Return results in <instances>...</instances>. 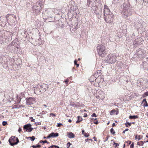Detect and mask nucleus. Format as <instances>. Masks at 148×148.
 Masks as SVG:
<instances>
[{"mask_svg": "<svg viewBox=\"0 0 148 148\" xmlns=\"http://www.w3.org/2000/svg\"><path fill=\"white\" fill-rule=\"evenodd\" d=\"M132 7L130 6L129 4L124 3L123 5V8L121 13L122 16L124 18L131 15L132 13Z\"/></svg>", "mask_w": 148, "mask_h": 148, "instance_id": "f257e3e1", "label": "nucleus"}, {"mask_svg": "<svg viewBox=\"0 0 148 148\" xmlns=\"http://www.w3.org/2000/svg\"><path fill=\"white\" fill-rule=\"evenodd\" d=\"M16 18L15 16L13 14H8L5 16H2L0 17V20L2 22H5L6 20H9L10 22L14 23Z\"/></svg>", "mask_w": 148, "mask_h": 148, "instance_id": "f03ea898", "label": "nucleus"}, {"mask_svg": "<svg viewBox=\"0 0 148 148\" xmlns=\"http://www.w3.org/2000/svg\"><path fill=\"white\" fill-rule=\"evenodd\" d=\"M106 47L101 44H99L97 47V51L98 54L102 57H104L106 55Z\"/></svg>", "mask_w": 148, "mask_h": 148, "instance_id": "7ed1b4c3", "label": "nucleus"}, {"mask_svg": "<svg viewBox=\"0 0 148 148\" xmlns=\"http://www.w3.org/2000/svg\"><path fill=\"white\" fill-rule=\"evenodd\" d=\"M8 142L11 146H13L17 145L19 142V140L18 138L12 136L9 139Z\"/></svg>", "mask_w": 148, "mask_h": 148, "instance_id": "20e7f679", "label": "nucleus"}, {"mask_svg": "<svg viewBox=\"0 0 148 148\" xmlns=\"http://www.w3.org/2000/svg\"><path fill=\"white\" fill-rule=\"evenodd\" d=\"M114 18V14L111 13H108V14L104 16V20L107 23H111L113 20Z\"/></svg>", "mask_w": 148, "mask_h": 148, "instance_id": "39448f33", "label": "nucleus"}, {"mask_svg": "<svg viewBox=\"0 0 148 148\" xmlns=\"http://www.w3.org/2000/svg\"><path fill=\"white\" fill-rule=\"evenodd\" d=\"M106 60L108 63L112 64L116 62V60L115 56L112 55H109L106 58Z\"/></svg>", "mask_w": 148, "mask_h": 148, "instance_id": "423d86ee", "label": "nucleus"}, {"mask_svg": "<svg viewBox=\"0 0 148 148\" xmlns=\"http://www.w3.org/2000/svg\"><path fill=\"white\" fill-rule=\"evenodd\" d=\"M144 42V40L141 38L139 37L136 39L134 41L133 44L135 46L143 44Z\"/></svg>", "mask_w": 148, "mask_h": 148, "instance_id": "0eeeda50", "label": "nucleus"}, {"mask_svg": "<svg viewBox=\"0 0 148 148\" xmlns=\"http://www.w3.org/2000/svg\"><path fill=\"white\" fill-rule=\"evenodd\" d=\"M142 65L144 69L147 70H148V57L144 59L142 63Z\"/></svg>", "mask_w": 148, "mask_h": 148, "instance_id": "6e6552de", "label": "nucleus"}, {"mask_svg": "<svg viewBox=\"0 0 148 148\" xmlns=\"http://www.w3.org/2000/svg\"><path fill=\"white\" fill-rule=\"evenodd\" d=\"M26 104L27 105H31L32 104L34 103L35 101V99L34 98L29 97L26 98Z\"/></svg>", "mask_w": 148, "mask_h": 148, "instance_id": "1a4fd4ad", "label": "nucleus"}, {"mask_svg": "<svg viewBox=\"0 0 148 148\" xmlns=\"http://www.w3.org/2000/svg\"><path fill=\"white\" fill-rule=\"evenodd\" d=\"M144 55L142 53V51L141 50H138L136 51V52L134 55V57L138 58L137 56H138L140 58H143Z\"/></svg>", "mask_w": 148, "mask_h": 148, "instance_id": "9d476101", "label": "nucleus"}, {"mask_svg": "<svg viewBox=\"0 0 148 148\" xmlns=\"http://www.w3.org/2000/svg\"><path fill=\"white\" fill-rule=\"evenodd\" d=\"M40 87H41L40 88L37 89L36 88V90H39V92L40 93L42 92H45L46 91V88L47 87V85L43 84L42 85H40Z\"/></svg>", "mask_w": 148, "mask_h": 148, "instance_id": "9b49d317", "label": "nucleus"}, {"mask_svg": "<svg viewBox=\"0 0 148 148\" xmlns=\"http://www.w3.org/2000/svg\"><path fill=\"white\" fill-rule=\"evenodd\" d=\"M30 123L27 124L25 125L23 127V129L25 130V131L28 132L29 129Z\"/></svg>", "mask_w": 148, "mask_h": 148, "instance_id": "f8f14e48", "label": "nucleus"}, {"mask_svg": "<svg viewBox=\"0 0 148 148\" xmlns=\"http://www.w3.org/2000/svg\"><path fill=\"white\" fill-rule=\"evenodd\" d=\"M50 136L52 138H55L58 136H59V134L58 133H54L53 132L51 133L50 134Z\"/></svg>", "mask_w": 148, "mask_h": 148, "instance_id": "ddd939ff", "label": "nucleus"}, {"mask_svg": "<svg viewBox=\"0 0 148 148\" xmlns=\"http://www.w3.org/2000/svg\"><path fill=\"white\" fill-rule=\"evenodd\" d=\"M110 13V14L112 12H110V10L109 8H106V10H103V15L104 16H105L106 15L108 14V13Z\"/></svg>", "mask_w": 148, "mask_h": 148, "instance_id": "4468645a", "label": "nucleus"}, {"mask_svg": "<svg viewBox=\"0 0 148 148\" xmlns=\"http://www.w3.org/2000/svg\"><path fill=\"white\" fill-rule=\"evenodd\" d=\"M67 136L69 138H73L75 137V135L72 132H68Z\"/></svg>", "mask_w": 148, "mask_h": 148, "instance_id": "2eb2a0df", "label": "nucleus"}, {"mask_svg": "<svg viewBox=\"0 0 148 148\" xmlns=\"http://www.w3.org/2000/svg\"><path fill=\"white\" fill-rule=\"evenodd\" d=\"M90 81L91 82H94L95 81V82H96L97 81L96 80V78H95V76H94L93 75L91 76V77L90 79Z\"/></svg>", "mask_w": 148, "mask_h": 148, "instance_id": "dca6fc26", "label": "nucleus"}, {"mask_svg": "<svg viewBox=\"0 0 148 148\" xmlns=\"http://www.w3.org/2000/svg\"><path fill=\"white\" fill-rule=\"evenodd\" d=\"M138 118V116L137 115H130L129 116V118L130 119H136Z\"/></svg>", "mask_w": 148, "mask_h": 148, "instance_id": "f3484780", "label": "nucleus"}, {"mask_svg": "<svg viewBox=\"0 0 148 148\" xmlns=\"http://www.w3.org/2000/svg\"><path fill=\"white\" fill-rule=\"evenodd\" d=\"M78 120L76 121V123H78L80 122L82 120V118L80 116H78L77 117Z\"/></svg>", "mask_w": 148, "mask_h": 148, "instance_id": "a211bd4d", "label": "nucleus"}, {"mask_svg": "<svg viewBox=\"0 0 148 148\" xmlns=\"http://www.w3.org/2000/svg\"><path fill=\"white\" fill-rule=\"evenodd\" d=\"M26 138L27 139L30 138V139H31V140L32 141H34L36 138L34 136H33L32 137L29 136L28 137H26Z\"/></svg>", "mask_w": 148, "mask_h": 148, "instance_id": "6ab92c4d", "label": "nucleus"}, {"mask_svg": "<svg viewBox=\"0 0 148 148\" xmlns=\"http://www.w3.org/2000/svg\"><path fill=\"white\" fill-rule=\"evenodd\" d=\"M49 148H60V147L57 145H52L49 147Z\"/></svg>", "mask_w": 148, "mask_h": 148, "instance_id": "aec40b11", "label": "nucleus"}, {"mask_svg": "<svg viewBox=\"0 0 148 148\" xmlns=\"http://www.w3.org/2000/svg\"><path fill=\"white\" fill-rule=\"evenodd\" d=\"M116 112V110L115 109H113L110 111V114L111 115H113L115 114Z\"/></svg>", "mask_w": 148, "mask_h": 148, "instance_id": "412c9836", "label": "nucleus"}, {"mask_svg": "<svg viewBox=\"0 0 148 148\" xmlns=\"http://www.w3.org/2000/svg\"><path fill=\"white\" fill-rule=\"evenodd\" d=\"M39 142L40 143H42L43 144H45V143H47V144H49V143L46 140H40Z\"/></svg>", "mask_w": 148, "mask_h": 148, "instance_id": "4be33fe9", "label": "nucleus"}, {"mask_svg": "<svg viewBox=\"0 0 148 148\" xmlns=\"http://www.w3.org/2000/svg\"><path fill=\"white\" fill-rule=\"evenodd\" d=\"M41 146L40 145L38 144L36 145H32V147H34V148H40L41 147Z\"/></svg>", "mask_w": 148, "mask_h": 148, "instance_id": "5701e85b", "label": "nucleus"}, {"mask_svg": "<svg viewBox=\"0 0 148 148\" xmlns=\"http://www.w3.org/2000/svg\"><path fill=\"white\" fill-rule=\"evenodd\" d=\"M110 132L113 135L115 133V132L113 128H112L110 129Z\"/></svg>", "mask_w": 148, "mask_h": 148, "instance_id": "b1692460", "label": "nucleus"}, {"mask_svg": "<svg viewBox=\"0 0 148 148\" xmlns=\"http://www.w3.org/2000/svg\"><path fill=\"white\" fill-rule=\"evenodd\" d=\"M94 76H95V78H96V80H97V78H98L99 77V75L97 74V73H95L94 75H93Z\"/></svg>", "mask_w": 148, "mask_h": 148, "instance_id": "393cba45", "label": "nucleus"}, {"mask_svg": "<svg viewBox=\"0 0 148 148\" xmlns=\"http://www.w3.org/2000/svg\"><path fill=\"white\" fill-rule=\"evenodd\" d=\"M145 142L144 141V142L143 141H140V143H139V142H138V144L139 145H141L143 146V145L144 143Z\"/></svg>", "mask_w": 148, "mask_h": 148, "instance_id": "a878e982", "label": "nucleus"}, {"mask_svg": "<svg viewBox=\"0 0 148 148\" xmlns=\"http://www.w3.org/2000/svg\"><path fill=\"white\" fill-rule=\"evenodd\" d=\"M30 125L29 126V131H28V132H31L33 129L34 128L32 127V125L30 123Z\"/></svg>", "mask_w": 148, "mask_h": 148, "instance_id": "bb28decb", "label": "nucleus"}, {"mask_svg": "<svg viewBox=\"0 0 148 148\" xmlns=\"http://www.w3.org/2000/svg\"><path fill=\"white\" fill-rule=\"evenodd\" d=\"M148 96V92H145L143 95V97H145L147 96Z\"/></svg>", "mask_w": 148, "mask_h": 148, "instance_id": "cd10ccee", "label": "nucleus"}, {"mask_svg": "<svg viewBox=\"0 0 148 148\" xmlns=\"http://www.w3.org/2000/svg\"><path fill=\"white\" fill-rule=\"evenodd\" d=\"M70 106H73L74 107H77L78 106L77 105L75 104H73L71 103L70 104Z\"/></svg>", "mask_w": 148, "mask_h": 148, "instance_id": "c85d7f7f", "label": "nucleus"}, {"mask_svg": "<svg viewBox=\"0 0 148 148\" xmlns=\"http://www.w3.org/2000/svg\"><path fill=\"white\" fill-rule=\"evenodd\" d=\"M2 124L3 126H5L8 124V123L7 121H3Z\"/></svg>", "mask_w": 148, "mask_h": 148, "instance_id": "c756f323", "label": "nucleus"}, {"mask_svg": "<svg viewBox=\"0 0 148 148\" xmlns=\"http://www.w3.org/2000/svg\"><path fill=\"white\" fill-rule=\"evenodd\" d=\"M135 138L136 139H138V140H140V135H138V136L136 135L135 137Z\"/></svg>", "mask_w": 148, "mask_h": 148, "instance_id": "7c9ffc66", "label": "nucleus"}, {"mask_svg": "<svg viewBox=\"0 0 148 148\" xmlns=\"http://www.w3.org/2000/svg\"><path fill=\"white\" fill-rule=\"evenodd\" d=\"M143 106L144 107H147L148 106V104L147 103V101H145L144 103Z\"/></svg>", "mask_w": 148, "mask_h": 148, "instance_id": "2f4dec72", "label": "nucleus"}, {"mask_svg": "<svg viewBox=\"0 0 148 148\" xmlns=\"http://www.w3.org/2000/svg\"><path fill=\"white\" fill-rule=\"evenodd\" d=\"M101 70H98L97 71V72L96 73H97V74L98 75H100L101 74Z\"/></svg>", "mask_w": 148, "mask_h": 148, "instance_id": "473e14b6", "label": "nucleus"}, {"mask_svg": "<svg viewBox=\"0 0 148 148\" xmlns=\"http://www.w3.org/2000/svg\"><path fill=\"white\" fill-rule=\"evenodd\" d=\"M71 145V144L70 142H68L67 144V148H69Z\"/></svg>", "mask_w": 148, "mask_h": 148, "instance_id": "72a5a7b5", "label": "nucleus"}, {"mask_svg": "<svg viewBox=\"0 0 148 148\" xmlns=\"http://www.w3.org/2000/svg\"><path fill=\"white\" fill-rule=\"evenodd\" d=\"M85 141L86 142H88L89 141H92V139H91L87 138V139H86L85 140Z\"/></svg>", "mask_w": 148, "mask_h": 148, "instance_id": "f704fd0d", "label": "nucleus"}, {"mask_svg": "<svg viewBox=\"0 0 148 148\" xmlns=\"http://www.w3.org/2000/svg\"><path fill=\"white\" fill-rule=\"evenodd\" d=\"M50 134H49V135L47 136V137H45V136H44L43 137V138L44 139H47V138H51V137H50Z\"/></svg>", "mask_w": 148, "mask_h": 148, "instance_id": "c9c22d12", "label": "nucleus"}, {"mask_svg": "<svg viewBox=\"0 0 148 148\" xmlns=\"http://www.w3.org/2000/svg\"><path fill=\"white\" fill-rule=\"evenodd\" d=\"M113 145H115V147H117L119 145V144L117 143H116L115 142L114 143Z\"/></svg>", "mask_w": 148, "mask_h": 148, "instance_id": "e433bc0d", "label": "nucleus"}, {"mask_svg": "<svg viewBox=\"0 0 148 148\" xmlns=\"http://www.w3.org/2000/svg\"><path fill=\"white\" fill-rule=\"evenodd\" d=\"M91 116L92 117H96L97 116L96 114L95 113H93L91 115Z\"/></svg>", "mask_w": 148, "mask_h": 148, "instance_id": "4c0bfd02", "label": "nucleus"}, {"mask_svg": "<svg viewBox=\"0 0 148 148\" xmlns=\"http://www.w3.org/2000/svg\"><path fill=\"white\" fill-rule=\"evenodd\" d=\"M87 5H88V6H89L90 5V0H89V1H88V0H87Z\"/></svg>", "mask_w": 148, "mask_h": 148, "instance_id": "58836bf2", "label": "nucleus"}, {"mask_svg": "<svg viewBox=\"0 0 148 148\" xmlns=\"http://www.w3.org/2000/svg\"><path fill=\"white\" fill-rule=\"evenodd\" d=\"M35 124L36 125H39L41 124V123L40 122H38L37 123H35Z\"/></svg>", "mask_w": 148, "mask_h": 148, "instance_id": "ea45409f", "label": "nucleus"}, {"mask_svg": "<svg viewBox=\"0 0 148 148\" xmlns=\"http://www.w3.org/2000/svg\"><path fill=\"white\" fill-rule=\"evenodd\" d=\"M125 143H127L128 145H130L131 144V141L129 140H128L127 141H126Z\"/></svg>", "mask_w": 148, "mask_h": 148, "instance_id": "a19ab883", "label": "nucleus"}, {"mask_svg": "<svg viewBox=\"0 0 148 148\" xmlns=\"http://www.w3.org/2000/svg\"><path fill=\"white\" fill-rule=\"evenodd\" d=\"M89 136V134H87V133H85L84 134V136L85 137H87Z\"/></svg>", "mask_w": 148, "mask_h": 148, "instance_id": "79ce46f5", "label": "nucleus"}, {"mask_svg": "<svg viewBox=\"0 0 148 148\" xmlns=\"http://www.w3.org/2000/svg\"><path fill=\"white\" fill-rule=\"evenodd\" d=\"M62 125H63L61 123H58L56 126L58 127H60V126Z\"/></svg>", "mask_w": 148, "mask_h": 148, "instance_id": "37998d69", "label": "nucleus"}, {"mask_svg": "<svg viewBox=\"0 0 148 148\" xmlns=\"http://www.w3.org/2000/svg\"><path fill=\"white\" fill-rule=\"evenodd\" d=\"M134 143L133 142L130 145V148H132L134 147Z\"/></svg>", "mask_w": 148, "mask_h": 148, "instance_id": "c03bdc74", "label": "nucleus"}, {"mask_svg": "<svg viewBox=\"0 0 148 148\" xmlns=\"http://www.w3.org/2000/svg\"><path fill=\"white\" fill-rule=\"evenodd\" d=\"M56 116V115L53 113H50V116Z\"/></svg>", "mask_w": 148, "mask_h": 148, "instance_id": "a18cd8bd", "label": "nucleus"}, {"mask_svg": "<svg viewBox=\"0 0 148 148\" xmlns=\"http://www.w3.org/2000/svg\"><path fill=\"white\" fill-rule=\"evenodd\" d=\"M109 137V136H107V137L106 138V139L104 141V142H106V141H107L108 140V138Z\"/></svg>", "mask_w": 148, "mask_h": 148, "instance_id": "49530a36", "label": "nucleus"}, {"mask_svg": "<svg viewBox=\"0 0 148 148\" xmlns=\"http://www.w3.org/2000/svg\"><path fill=\"white\" fill-rule=\"evenodd\" d=\"M93 123L94 124H95L97 125V124L98 123V121H97L96 120V121H94L93 122Z\"/></svg>", "mask_w": 148, "mask_h": 148, "instance_id": "de8ad7c7", "label": "nucleus"}, {"mask_svg": "<svg viewBox=\"0 0 148 148\" xmlns=\"http://www.w3.org/2000/svg\"><path fill=\"white\" fill-rule=\"evenodd\" d=\"M18 131L19 132L22 131V129L21 128L19 127L18 130Z\"/></svg>", "mask_w": 148, "mask_h": 148, "instance_id": "09e8293b", "label": "nucleus"}, {"mask_svg": "<svg viewBox=\"0 0 148 148\" xmlns=\"http://www.w3.org/2000/svg\"><path fill=\"white\" fill-rule=\"evenodd\" d=\"M77 60H75L74 61V63L75 65H76V64H77Z\"/></svg>", "mask_w": 148, "mask_h": 148, "instance_id": "8fccbe9b", "label": "nucleus"}, {"mask_svg": "<svg viewBox=\"0 0 148 148\" xmlns=\"http://www.w3.org/2000/svg\"><path fill=\"white\" fill-rule=\"evenodd\" d=\"M106 8H108V6H107L106 5H104V10H106Z\"/></svg>", "mask_w": 148, "mask_h": 148, "instance_id": "3c124183", "label": "nucleus"}, {"mask_svg": "<svg viewBox=\"0 0 148 148\" xmlns=\"http://www.w3.org/2000/svg\"><path fill=\"white\" fill-rule=\"evenodd\" d=\"M127 123L128 125H129V126H130L131 125V123L127 122Z\"/></svg>", "mask_w": 148, "mask_h": 148, "instance_id": "603ef678", "label": "nucleus"}, {"mask_svg": "<svg viewBox=\"0 0 148 148\" xmlns=\"http://www.w3.org/2000/svg\"><path fill=\"white\" fill-rule=\"evenodd\" d=\"M87 116V115L86 113H85L84 114V117H86Z\"/></svg>", "mask_w": 148, "mask_h": 148, "instance_id": "864d4df0", "label": "nucleus"}, {"mask_svg": "<svg viewBox=\"0 0 148 148\" xmlns=\"http://www.w3.org/2000/svg\"><path fill=\"white\" fill-rule=\"evenodd\" d=\"M64 82L66 84H67L68 82V81L66 79L65 80Z\"/></svg>", "mask_w": 148, "mask_h": 148, "instance_id": "5fc2aeb1", "label": "nucleus"}, {"mask_svg": "<svg viewBox=\"0 0 148 148\" xmlns=\"http://www.w3.org/2000/svg\"><path fill=\"white\" fill-rule=\"evenodd\" d=\"M91 120H94L95 121H96L97 120V118H95V119H94L93 118H92L91 119Z\"/></svg>", "mask_w": 148, "mask_h": 148, "instance_id": "6e6d98bb", "label": "nucleus"}, {"mask_svg": "<svg viewBox=\"0 0 148 148\" xmlns=\"http://www.w3.org/2000/svg\"><path fill=\"white\" fill-rule=\"evenodd\" d=\"M147 101L146 99H144L143 101V102H145V101Z\"/></svg>", "mask_w": 148, "mask_h": 148, "instance_id": "4d7b16f0", "label": "nucleus"}, {"mask_svg": "<svg viewBox=\"0 0 148 148\" xmlns=\"http://www.w3.org/2000/svg\"><path fill=\"white\" fill-rule=\"evenodd\" d=\"M93 138L95 141H97V138L95 136L93 137Z\"/></svg>", "mask_w": 148, "mask_h": 148, "instance_id": "13d9d810", "label": "nucleus"}, {"mask_svg": "<svg viewBox=\"0 0 148 148\" xmlns=\"http://www.w3.org/2000/svg\"><path fill=\"white\" fill-rule=\"evenodd\" d=\"M116 125V124H115V123H113L112 124V127H114V126Z\"/></svg>", "mask_w": 148, "mask_h": 148, "instance_id": "bf43d9fd", "label": "nucleus"}, {"mask_svg": "<svg viewBox=\"0 0 148 148\" xmlns=\"http://www.w3.org/2000/svg\"><path fill=\"white\" fill-rule=\"evenodd\" d=\"M84 132H85V131L84 130H82V134H84Z\"/></svg>", "mask_w": 148, "mask_h": 148, "instance_id": "052dcab7", "label": "nucleus"}, {"mask_svg": "<svg viewBox=\"0 0 148 148\" xmlns=\"http://www.w3.org/2000/svg\"><path fill=\"white\" fill-rule=\"evenodd\" d=\"M127 122L125 123V126L127 127H128V125L127 124Z\"/></svg>", "mask_w": 148, "mask_h": 148, "instance_id": "680f3d73", "label": "nucleus"}, {"mask_svg": "<svg viewBox=\"0 0 148 148\" xmlns=\"http://www.w3.org/2000/svg\"><path fill=\"white\" fill-rule=\"evenodd\" d=\"M68 122L70 123H71L72 122V120L71 119H69L68 120Z\"/></svg>", "mask_w": 148, "mask_h": 148, "instance_id": "e2e57ef3", "label": "nucleus"}, {"mask_svg": "<svg viewBox=\"0 0 148 148\" xmlns=\"http://www.w3.org/2000/svg\"><path fill=\"white\" fill-rule=\"evenodd\" d=\"M146 34L147 36L148 37V31L146 32Z\"/></svg>", "mask_w": 148, "mask_h": 148, "instance_id": "0e129e2a", "label": "nucleus"}, {"mask_svg": "<svg viewBox=\"0 0 148 148\" xmlns=\"http://www.w3.org/2000/svg\"><path fill=\"white\" fill-rule=\"evenodd\" d=\"M75 65H76L77 67H78L79 66V64H76Z\"/></svg>", "mask_w": 148, "mask_h": 148, "instance_id": "69168bd1", "label": "nucleus"}, {"mask_svg": "<svg viewBox=\"0 0 148 148\" xmlns=\"http://www.w3.org/2000/svg\"><path fill=\"white\" fill-rule=\"evenodd\" d=\"M41 2L40 1H39L37 3H38V4H40Z\"/></svg>", "mask_w": 148, "mask_h": 148, "instance_id": "338daca9", "label": "nucleus"}, {"mask_svg": "<svg viewBox=\"0 0 148 148\" xmlns=\"http://www.w3.org/2000/svg\"><path fill=\"white\" fill-rule=\"evenodd\" d=\"M35 119H32L31 120V121L32 122H34V120Z\"/></svg>", "mask_w": 148, "mask_h": 148, "instance_id": "774afa93", "label": "nucleus"}]
</instances>
